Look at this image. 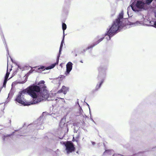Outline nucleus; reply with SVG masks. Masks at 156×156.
<instances>
[{
    "label": "nucleus",
    "mask_w": 156,
    "mask_h": 156,
    "mask_svg": "<svg viewBox=\"0 0 156 156\" xmlns=\"http://www.w3.org/2000/svg\"><path fill=\"white\" fill-rule=\"evenodd\" d=\"M44 81L41 80L37 85L33 84L19 92L15 101L24 106H28L47 99L49 94L44 85Z\"/></svg>",
    "instance_id": "nucleus-1"
},
{
    "label": "nucleus",
    "mask_w": 156,
    "mask_h": 156,
    "mask_svg": "<svg viewBox=\"0 0 156 156\" xmlns=\"http://www.w3.org/2000/svg\"><path fill=\"white\" fill-rule=\"evenodd\" d=\"M123 16V11H122L119 13L118 18L113 22V24L109 27L107 29V32L103 37L107 41L110 40L112 37L113 36L121 29H125L124 23L122 21Z\"/></svg>",
    "instance_id": "nucleus-2"
},
{
    "label": "nucleus",
    "mask_w": 156,
    "mask_h": 156,
    "mask_svg": "<svg viewBox=\"0 0 156 156\" xmlns=\"http://www.w3.org/2000/svg\"><path fill=\"white\" fill-rule=\"evenodd\" d=\"M144 18L143 16H142V18L141 19L140 21H137L135 22H129L128 21L127 19L126 18H123V17L122 21L124 23V24L125 26L126 25H133V26H138L141 25H143L144 26H151V27L152 24H147L144 23Z\"/></svg>",
    "instance_id": "nucleus-3"
},
{
    "label": "nucleus",
    "mask_w": 156,
    "mask_h": 156,
    "mask_svg": "<svg viewBox=\"0 0 156 156\" xmlns=\"http://www.w3.org/2000/svg\"><path fill=\"white\" fill-rule=\"evenodd\" d=\"M107 69V66L106 65H101L98 67L97 79H100V78L105 79L106 76Z\"/></svg>",
    "instance_id": "nucleus-4"
},
{
    "label": "nucleus",
    "mask_w": 156,
    "mask_h": 156,
    "mask_svg": "<svg viewBox=\"0 0 156 156\" xmlns=\"http://www.w3.org/2000/svg\"><path fill=\"white\" fill-rule=\"evenodd\" d=\"M154 0H145L140 1L137 0L139 8L140 9V11L142 9L146 10L149 8V5ZM154 2L156 3V0H154Z\"/></svg>",
    "instance_id": "nucleus-5"
},
{
    "label": "nucleus",
    "mask_w": 156,
    "mask_h": 156,
    "mask_svg": "<svg viewBox=\"0 0 156 156\" xmlns=\"http://www.w3.org/2000/svg\"><path fill=\"white\" fill-rule=\"evenodd\" d=\"M63 144L65 146V152L67 154L74 152L75 148L73 144L70 141H67L63 143Z\"/></svg>",
    "instance_id": "nucleus-6"
},
{
    "label": "nucleus",
    "mask_w": 156,
    "mask_h": 156,
    "mask_svg": "<svg viewBox=\"0 0 156 156\" xmlns=\"http://www.w3.org/2000/svg\"><path fill=\"white\" fill-rule=\"evenodd\" d=\"M131 2L132 3L127 8V14L129 16V13L131 9L135 12H138L140 11V9L139 8L137 0H131Z\"/></svg>",
    "instance_id": "nucleus-7"
},
{
    "label": "nucleus",
    "mask_w": 156,
    "mask_h": 156,
    "mask_svg": "<svg viewBox=\"0 0 156 156\" xmlns=\"http://www.w3.org/2000/svg\"><path fill=\"white\" fill-rule=\"evenodd\" d=\"M43 116H41L36 121L34 122L32 124L29 125V126L32 125L37 129H44V126L42 125L43 123Z\"/></svg>",
    "instance_id": "nucleus-8"
},
{
    "label": "nucleus",
    "mask_w": 156,
    "mask_h": 156,
    "mask_svg": "<svg viewBox=\"0 0 156 156\" xmlns=\"http://www.w3.org/2000/svg\"><path fill=\"white\" fill-rule=\"evenodd\" d=\"M104 38V37H103H103L101 38H100V37L98 36H97L96 38V39L98 40L96 42L93 43L92 44L89 45L87 48H86L84 50V51H87L89 49L92 48L95 46L96 45L99 44L100 42L101 41H102Z\"/></svg>",
    "instance_id": "nucleus-9"
},
{
    "label": "nucleus",
    "mask_w": 156,
    "mask_h": 156,
    "mask_svg": "<svg viewBox=\"0 0 156 156\" xmlns=\"http://www.w3.org/2000/svg\"><path fill=\"white\" fill-rule=\"evenodd\" d=\"M104 38V37H103H103L101 38H100V37L98 36H97L96 38V39L98 40L96 42L93 43L92 44L89 45L87 48H86L84 50V51H87L89 49L92 48L95 46L96 45L99 44L100 42L101 41H102Z\"/></svg>",
    "instance_id": "nucleus-10"
},
{
    "label": "nucleus",
    "mask_w": 156,
    "mask_h": 156,
    "mask_svg": "<svg viewBox=\"0 0 156 156\" xmlns=\"http://www.w3.org/2000/svg\"><path fill=\"white\" fill-rule=\"evenodd\" d=\"M58 61L57 62V60L56 59V62L53 63L51 64L50 66L47 67H45V66H40V67L38 68L37 71L38 72H40L41 71L44 70L45 69L48 70L54 68L56 65L58 64Z\"/></svg>",
    "instance_id": "nucleus-11"
},
{
    "label": "nucleus",
    "mask_w": 156,
    "mask_h": 156,
    "mask_svg": "<svg viewBox=\"0 0 156 156\" xmlns=\"http://www.w3.org/2000/svg\"><path fill=\"white\" fill-rule=\"evenodd\" d=\"M58 61L57 62V60L56 59V62L53 63L51 64L50 66L47 67H45V66H40V67L38 68L37 71L38 72H40L41 71L44 70L45 69L48 70L54 68L56 65L58 64Z\"/></svg>",
    "instance_id": "nucleus-12"
},
{
    "label": "nucleus",
    "mask_w": 156,
    "mask_h": 156,
    "mask_svg": "<svg viewBox=\"0 0 156 156\" xmlns=\"http://www.w3.org/2000/svg\"><path fill=\"white\" fill-rule=\"evenodd\" d=\"M73 64L70 62H69L66 65V70L65 74L66 76L69 75L73 68Z\"/></svg>",
    "instance_id": "nucleus-13"
},
{
    "label": "nucleus",
    "mask_w": 156,
    "mask_h": 156,
    "mask_svg": "<svg viewBox=\"0 0 156 156\" xmlns=\"http://www.w3.org/2000/svg\"><path fill=\"white\" fill-rule=\"evenodd\" d=\"M97 79L99 81L97 84L95 89L93 90V92L96 91H98L99 90V89L100 88L102 84L104 82L105 79L100 78V79Z\"/></svg>",
    "instance_id": "nucleus-14"
},
{
    "label": "nucleus",
    "mask_w": 156,
    "mask_h": 156,
    "mask_svg": "<svg viewBox=\"0 0 156 156\" xmlns=\"http://www.w3.org/2000/svg\"><path fill=\"white\" fill-rule=\"evenodd\" d=\"M65 122L66 119L64 118H62L59 124V126L61 128L66 129L67 128V125L66 124Z\"/></svg>",
    "instance_id": "nucleus-15"
},
{
    "label": "nucleus",
    "mask_w": 156,
    "mask_h": 156,
    "mask_svg": "<svg viewBox=\"0 0 156 156\" xmlns=\"http://www.w3.org/2000/svg\"><path fill=\"white\" fill-rule=\"evenodd\" d=\"M76 116H80L81 117V119L82 120H83L85 116H86L85 115H84L83 110L80 107L78 112L76 113Z\"/></svg>",
    "instance_id": "nucleus-16"
},
{
    "label": "nucleus",
    "mask_w": 156,
    "mask_h": 156,
    "mask_svg": "<svg viewBox=\"0 0 156 156\" xmlns=\"http://www.w3.org/2000/svg\"><path fill=\"white\" fill-rule=\"evenodd\" d=\"M17 130H15V131L13 132L12 133L10 134H7L6 135H3L2 136V140L4 142H5L8 140L9 139V137L10 136L13 135L15 131H17Z\"/></svg>",
    "instance_id": "nucleus-17"
},
{
    "label": "nucleus",
    "mask_w": 156,
    "mask_h": 156,
    "mask_svg": "<svg viewBox=\"0 0 156 156\" xmlns=\"http://www.w3.org/2000/svg\"><path fill=\"white\" fill-rule=\"evenodd\" d=\"M68 90V88L67 87H66L65 86H63L61 89L59 90L57 93H60L62 92L64 94H66L67 93V91Z\"/></svg>",
    "instance_id": "nucleus-18"
},
{
    "label": "nucleus",
    "mask_w": 156,
    "mask_h": 156,
    "mask_svg": "<svg viewBox=\"0 0 156 156\" xmlns=\"http://www.w3.org/2000/svg\"><path fill=\"white\" fill-rule=\"evenodd\" d=\"M70 7L69 6H66L64 5L63 7V14L67 15L69 12Z\"/></svg>",
    "instance_id": "nucleus-19"
},
{
    "label": "nucleus",
    "mask_w": 156,
    "mask_h": 156,
    "mask_svg": "<svg viewBox=\"0 0 156 156\" xmlns=\"http://www.w3.org/2000/svg\"><path fill=\"white\" fill-rule=\"evenodd\" d=\"M70 4L71 0H65L64 5L70 7Z\"/></svg>",
    "instance_id": "nucleus-20"
},
{
    "label": "nucleus",
    "mask_w": 156,
    "mask_h": 156,
    "mask_svg": "<svg viewBox=\"0 0 156 156\" xmlns=\"http://www.w3.org/2000/svg\"><path fill=\"white\" fill-rule=\"evenodd\" d=\"M62 29L63 30V34H64V31L65 30H66V29L67 27H66V24L64 23H62Z\"/></svg>",
    "instance_id": "nucleus-21"
},
{
    "label": "nucleus",
    "mask_w": 156,
    "mask_h": 156,
    "mask_svg": "<svg viewBox=\"0 0 156 156\" xmlns=\"http://www.w3.org/2000/svg\"><path fill=\"white\" fill-rule=\"evenodd\" d=\"M146 152H140L137 153V155L139 156H145L144 155L146 154Z\"/></svg>",
    "instance_id": "nucleus-22"
},
{
    "label": "nucleus",
    "mask_w": 156,
    "mask_h": 156,
    "mask_svg": "<svg viewBox=\"0 0 156 156\" xmlns=\"http://www.w3.org/2000/svg\"><path fill=\"white\" fill-rule=\"evenodd\" d=\"M62 49L60 50V49H59V53L57 56V62L59 61V57H60L61 54V51H62Z\"/></svg>",
    "instance_id": "nucleus-23"
},
{
    "label": "nucleus",
    "mask_w": 156,
    "mask_h": 156,
    "mask_svg": "<svg viewBox=\"0 0 156 156\" xmlns=\"http://www.w3.org/2000/svg\"><path fill=\"white\" fill-rule=\"evenodd\" d=\"M7 82V80L5 79L3 83V87H5L6 86V83Z\"/></svg>",
    "instance_id": "nucleus-24"
},
{
    "label": "nucleus",
    "mask_w": 156,
    "mask_h": 156,
    "mask_svg": "<svg viewBox=\"0 0 156 156\" xmlns=\"http://www.w3.org/2000/svg\"><path fill=\"white\" fill-rule=\"evenodd\" d=\"M9 74V73L7 72L5 76V79H6L8 78Z\"/></svg>",
    "instance_id": "nucleus-25"
},
{
    "label": "nucleus",
    "mask_w": 156,
    "mask_h": 156,
    "mask_svg": "<svg viewBox=\"0 0 156 156\" xmlns=\"http://www.w3.org/2000/svg\"><path fill=\"white\" fill-rule=\"evenodd\" d=\"M13 94V92L12 91V90H11L9 94H8V98L9 96L10 95H11V96H12Z\"/></svg>",
    "instance_id": "nucleus-26"
},
{
    "label": "nucleus",
    "mask_w": 156,
    "mask_h": 156,
    "mask_svg": "<svg viewBox=\"0 0 156 156\" xmlns=\"http://www.w3.org/2000/svg\"><path fill=\"white\" fill-rule=\"evenodd\" d=\"M151 27L156 28V21H154L153 24H152Z\"/></svg>",
    "instance_id": "nucleus-27"
},
{
    "label": "nucleus",
    "mask_w": 156,
    "mask_h": 156,
    "mask_svg": "<svg viewBox=\"0 0 156 156\" xmlns=\"http://www.w3.org/2000/svg\"><path fill=\"white\" fill-rule=\"evenodd\" d=\"M64 37H65V34H63V37L62 39V41H61V44H63V43H64Z\"/></svg>",
    "instance_id": "nucleus-28"
},
{
    "label": "nucleus",
    "mask_w": 156,
    "mask_h": 156,
    "mask_svg": "<svg viewBox=\"0 0 156 156\" xmlns=\"http://www.w3.org/2000/svg\"><path fill=\"white\" fill-rule=\"evenodd\" d=\"M63 46V44H61L59 49H60V50H61V49L62 50Z\"/></svg>",
    "instance_id": "nucleus-29"
},
{
    "label": "nucleus",
    "mask_w": 156,
    "mask_h": 156,
    "mask_svg": "<svg viewBox=\"0 0 156 156\" xmlns=\"http://www.w3.org/2000/svg\"><path fill=\"white\" fill-rule=\"evenodd\" d=\"M154 21H150V24H153V23H154Z\"/></svg>",
    "instance_id": "nucleus-30"
},
{
    "label": "nucleus",
    "mask_w": 156,
    "mask_h": 156,
    "mask_svg": "<svg viewBox=\"0 0 156 156\" xmlns=\"http://www.w3.org/2000/svg\"><path fill=\"white\" fill-rule=\"evenodd\" d=\"M91 143L93 145H95V143L94 142L91 141Z\"/></svg>",
    "instance_id": "nucleus-31"
},
{
    "label": "nucleus",
    "mask_w": 156,
    "mask_h": 156,
    "mask_svg": "<svg viewBox=\"0 0 156 156\" xmlns=\"http://www.w3.org/2000/svg\"><path fill=\"white\" fill-rule=\"evenodd\" d=\"M108 151V150H106L104 152V153H105L106 152H107V151Z\"/></svg>",
    "instance_id": "nucleus-32"
},
{
    "label": "nucleus",
    "mask_w": 156,
    "mask_h": 156,
    "mask_svg": "<svg viewBox=\"0 0 156 156\" xmlns=\"http://www.w3.org/2000/svg\"><path fill=\"white\" fill-rule=\"evenodd\" d=\"M154 15H155V17H156V12H154Z\"/></svg>",
    "instance_id": "nucleus-33"
},
{
    "label": "nucleus",
    "mask_w": 156,
    "mask_h": 156,
    "mask_svg": "<svg viewBox=\"0 0 156 156\" xmlns=\"http://www.w3.org/2000/svg\"><path fill=\"white\" fill-rule=\"evenodd\" d=\"M9 57H10V58H11V60H12V62H13V60H12V58H11V57L10 56H9Z\"/></svg>",
    "instance_id": "nucleus-34"
},
{
    "label": "nucleus",
    "mask_w": 156,
    "mask_h": 156,
    "mask_svg": "<svg viewBox=\"0 0 156 156\" xmlns=\"http://www.w3.org/2000/svg\"><path fill=\"white\" fill-rule=\"evenodd\" d=\"M32 71L31 70H30V72L31 73H32Z\"/></svg>",
    "instance_id": "nucleus-35"
},
{
    "label": "nucleus",
    "mask_w": 156,
    "mask_h": 156,
    "mask_svg": "<svg viewBox=\"0 0 156 156\" xmlns=\"http://www.w3.org/2000/svg\"><path fill=\"white\" fill-rule=\"evenodd\" d=\"M91 120L93 122H95L93 120V119H92Z\"/></svg>",
    "instance_id": "nucleus-36"
},
{
    "label": "nucleus",
    "mask_w": 156,
    "mask_h": 156,
    "mask_svg": "<svg viewBox=\"0 0 156 156\" xmlns=\"http://www.w3.org/2000/svg\"><path fill=\"white\" fill-rule=\"evenodd\" d=\"M80 62H81V63H83V62L82 60H81L80 61Z\"/></svg>",
    "instance_id": "nucleus-37"
},
{
    "label": "nucleus",
    "mask_w": 156,
    "mask_h": 156,
    "mask_svg": "<svg viewBox=\"0 0 156 156\" xmlns=\"http://www.w3.org/2000/svg\"><path fill=\"white\" fill-rule=\"evenodd\" d=\"M87 106H89V105L87 104ZM89 108V109L90 110V108Z\"/></svg>",
    "instance_id": "nucleus-38"
},
{
    "label": "nucleus",
    "mask_w": 156,
    "mask_h": 156,
    "mask_svg": "<svg viewBox=\"0 0 156 156\" xmlns=\"http://www.w3.org/2000/svg\"><path fill=\"white\" fill-rule=\"evenodd\" d=\"M7 103H8V102H7V101H5V104H7Z\"/></svg>",
    "instance_id": "nucleus-39"
},
{
    "label": "nucleus",
    "mask_w": 156,
    "mask_h": 156,
    "mask_svg": "<svg viewBox=\"0 0 156 156\" xmlns=\"http://www.w3.org/2000/svg\"><path fill=\"white\" fill-rule=\"evenodd\" d=\"M7 51L8 52V53H9V51H8V49H7Z\"/></svg>",
    "instance_id": "nucleus-40"
},
{
    "label": "nucleus",
    "mask_w": 156,
    "mask_h": 156,
    "mask_svg": "<svg viewBox=\"0 0 156 156\" xmlns=\"http://www.w3.org/2000/svg\"><path fill=\"white\" fill-rule=\"evenodd\" d=\"M60 98V99H63V100H64L63 98Z\"/></svg>",
    "instance_id": "nucleus-41"
},
{
    "label": "nucleus",
    "mask_w": 156,
    "mask_h": 156,
    "mask_svg": "<svg viewBox=\"0 0 156 156\" xmlns=\"http://www.w3.org/2000/svg\"><path fill=\"white\" fill-rule=\"evenodd\" d=\"M154 7H156V5H154Z\"/></svg>",
    "instance_id": "nucleus-42"
},
{
    "label": "nucleus",
    "mask_w": 156,
    "mask_h": 156,
    "mask_svg": "<svg viewBox=\"0 0 156 156\" xmlns=\"http://www.w3.org/2000/svg\"><path fill=\"white\" fill-rule=\"evenodd\" d=\"M77 56V55L76 54L75 55V56Z\"/></svg>",
    "instance_id": "nucleus-43"
},
{
    "label": "nucleus",
    "mask_w": 156,
    "mask_h": 156,
    "mask_svg": "<svg viewBox=\"0 0 156 156\" xmlns=\"http://www.w3.org/2000/svg\"><path fill=\"white\" fill-rule=\"evenodd\" d=\"M57 99H56L55 100V101H57Z\"/></svg>",
    "instance_id": "nucleus-44"
},
{
    "label": "nucleus",
    "mask_w": 156,
    "mask_h": 156,
    "mask_svg": "<svg viewBox=\"0 0 156 156\" xmlns=\"http://www.w3.org/2000/svg\"><path fill=\"white\" fill-rule=\"evenodd\" d=\"M2 129V128L0 129H0Z\"/></svg>",
    "instance_id": "nucleus-45"
},
{
    "label": "nucleus",
    "mask_w": 156,
    "mask_h": 156,
    "mask_svg": "<svg viewBox=\"0 0 156 156\" xmlns=\"http://www.w3.org/2000/svg\"><path fill=\"white\" fill-rule=\"evenodd\" d=\"M5 44H6V42L5 41Z\"/></svg>",
    "instance_id": "nucleus-46"
},
{
    "label": "nucleus",
    "mask_w": 156,
    "mask_h": 156,
    "mask_svg": "<svg viewBox=\"0 0 156 156\" xmlns=\"http://www.w3.org/2000/svg\"><path fill=\"white\" fill-rule=\"evenodd\" d=\"M68 129L67 128V131H68Z\"/></svg>",
    "instance_id": "nucleus-47"
},
{
    "label": "nucleus",
    "mask_w": 156,
    "mask_h": 156,
    "mask_svg": "<svg viewBox=\"0 0 156 156\" xmlns=\"http://www.w3.org/2000/svg\"><path fill=\"white\" fill-rule=\"evenodd\" d=\"M58 149H57V151H58Z\"/></svg>",
    "instance_id": "nucleus-48"
},
{
    "label": "nucleus",
    "mask_w": 156,
    "mask_h": 156,
    "mask_svg": "<svg viewBox=\"0 0 156 156\" xmlns=\"http://www.w3.org/2000/svg\"><path fill=\"white\" fill-rule=\"evenodd\" d=\"M76 153H78V151H77V152H76Z\"/></svg>",
    "instance_id": "nucleus-49"
},
{
    "label": "nucleus",
    "mask_w": 156,
    "mask_h": 156,
    "mask_svg": "<svg viewBox=\"0 0 156 156\" xmlns=\"http://www.w3.org/2000/svg\"><path fill=\"white\" fill-rule=\"evenodd\" d=\"M18 67L20 68V67L19 66H18Z\"/></svg>",
    "instance_id": "nucleus-50"
}]
</instances>
